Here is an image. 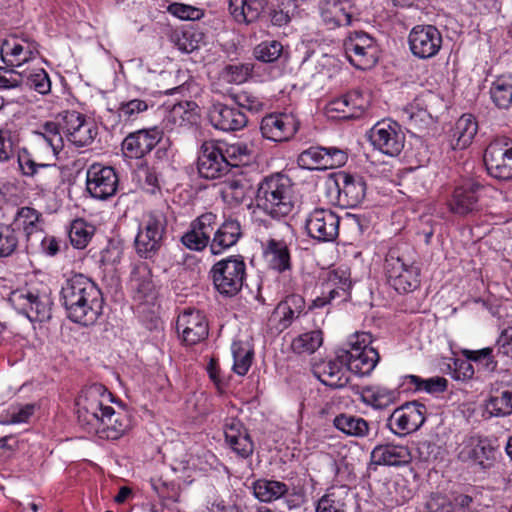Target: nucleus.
I'll list each match as a JSON object with an SVG mask.
<instances>
[{"mask_svg": "<svg viewBox=\"0 0 512 512\" xmlns=\"http://www.w3.org/2000/svg\"><path fill=\"white\" fill-rule=\"evenodd\" d=\"M112 401V393L103 384L85 386L76 400L79 425L101 439L121 438L130 429L131 419L126 411L110 406Z\"/></svg>", "mask_w": 512, "mask_h": 512, "instance_id": "1", "label": "nucleus"}, {"mask_svg": "<svg viewBox=\"0 0 512 512\" xmlns=\"http://www.w3.org/2000/svg\"><path fill=\"white\" fill-rule=\"evenodd\" d=\"M67 318L82 326L94 325L103 313L102 291L90 278L75 274L66 279L60 291Z\"/></svg>", "mask_w": 512, "mask_h": 512, "instance_id": "2", "label": "nucleus"}, {"mask_svg": "<svg viewBox=\"0 0 512 512\" xmlns=\"http://www.w3.org/2000/svg\"><path fill=\"white\" fill-rule=\"evenodd\" d=\"M257 207L274 219L288 216L295 207L291 179L281 173L265 177L258 185Z\"/></svg>", "mask_w": 512, "mask_h": 512, "instance_id": "3", "label": "nucleus"}, {"mask_svg": "<svg viewBox=\"0 0 512 512\" xmlns=\"http://www.w3.org/2000/svg\"><path fill=\"white\" fill-rule=\"evenodd\" d=\"M408 247H392L385 258V273L388 284L398 293H410L420 286V268L409 258Z\"/></svg>", "mask_w": 512, "mask_h": 512, "instance_id": "4", "label": "nucleus"}, {"mask_svg": "<svg viewBox=\"0 0 512 512\" xmlns=\"http://www.w3.org/2000/svg\"><path fill=\"white\" fill-rule=\"evenodd\" d=\"M214 289L224 298L238 295L246 281V263L241 255L221 259L210 269Z\"/></svg>", "mask_w": 512, "mask_h": 512, "instance_id": "5", "label": "nucleus"}, {"mask_svg": "<svg viewBox=\"0 0 512 512\" xmlns=\"http://www.w3.org/2000/svg\"><path fill=\"white\" fill-rule=\"evenodd\" d=\"M372 335L362 332L354 334L346 349V361L349 371L360 376L370 375L380 360V355L374 347L371 346Z\"/></svg>", "mask_w": 512, "mask_h": 512, "instance_id": "6", "label": "nucleus"}, {"mask_svg": "<svg viewBox=\"0 0 512 512\" xmlns=\"http://www.w3.org/2000/svg\"><path fill=\"white\" fill-rule=\"evenodd\" d=\"M483 161L487 174L498 180L512 179V140L496 138L486 147Z\"/></svg>", "mask_w": 512, "mask_h": 512, "instance_id": "7", "label": "nucleus"}, {"mask_svg": "<svg viewBox=\"0 0 512 512\" xmlns=\"http://www.w3.org/2000/svg\"><path fill=\"white\" fill-rule=\"evenodd\" d=\"M167 227L166 216L158 210L151 211L147 215L144 228L140 229L135 238L137 254L145 259L157 254Z\"/></svg>", "mask_w": 512, "mask_h": 512, "instance_id": "8", "label": "nucleus"}, {"mask_svg": "<svg viewBox=\"0 0 512 512\" xmlns=\"http://www.w3.org/2000/svg\"><path fill=\"white\" fill-rule=\"evenodd\" d=\"M490 188L478 178L463 179L455 188L449 201L454 214L465 216L480 209V198Z\"/></svg>", "mask_w": 512, "mask_h": 512, "instance_id": "9", "label": "nucleus"}, {"mask_svg": "<svg viewBox=\"0 0 512 512\" xmlns=\"http://www.w3.org/2000/svg\"><path fill=\"white\" fill-rule=\"evenodd\" d=\"M373 147L385 155L398 156L404 148L405 134L401 126L392 120L377 122L368 132Z\"/></svg>", "mask_w": 512, "mask_h": 512, "instance_id": "10", "label": "nucleus"}, {"mask_svg": "<svg viewBox=\"0 0 512 512\" xmlns=\"http://www.w3.org/2000/svg\"><path fill=\"white\" fill-rule=\"evenodd\" d=\"M39 55V44L27 36L11 35L3 40L0 56L7 67L19 68Z\"/></svg>", "mask_w": 512, "mask_h": 512, "instance_id": "11", "label": "nucleus"}, {"mask_svg": "<svg viewBox=\"0 0 512 512\" xmlns=\"http://www.w3.org/2000/svg\"><path fill=\"white\" fill-rule=\"evenodd\" d=\"M347 153L337 147L311 146L297 157V164L306 170H326L343 166Z\"/></svg>", "mask_w": 512, "mask_h": 512, "instance_id": "12", "label": "nucleus"}, {"mask_svg": "<svg viewBox=\"0 0 512 512\" xmlns=\"http://www.w3.org/2000/svg\"><path fill=\"white\" fill-rule=\"evenodd\" d=\"M314 376L332 389L344 388L350 379L346 361V349H338L335 357L316 362L312 368Z\"/></svg>", "mask_w": 512, "mask_h": 512, "instance_id": "13", "label": "nucleus"}, {"mask_svg": "<svg viewBox=\"0 0 512 512\" xmlns=\"http://www.w3.org/2000/svg\"><path fill=\"white\" fill-rule=\"evenodd\" d=\"M427 407L418 401L396 408L387 420V427L396 435L405 436L417 431L426 420Z\"/></svg>", "mask_w": 512, "mask_h": 512, "instance_id": "14", "label": "nucleus"}, {"mask_svg": "<svg viewBox=\"0 0 512 512\" xmlns=\"http://www.w3.org/2000/svg\"><path fill=\"white\" fill-rule=\"evenodd\" d=\"M118 175L114 168L91 165L86 173V190L90 196L97 200H107L113 197L118 189Z\"/></svg>", "mask_w": 512, "mask_h": 512, "instance_id": "15", "label": "nucleus"}, {"mask_svg": "<svg viewBox=\"0 0 512 512\" xmlns=\"http://www.w3.org/2000/svg\"><path fill=\"white\" fill-rule=\"evenodd\" d=\"M442 34L434 25H416L408 36L411 53L419 59H430L442 47Z\"/></svg>", "mask_w": 512, "mask_h": 512, "instance_id": "16", "label": "nucleus"}, {"mask_svg": "<svg viewBox=\"0 0 512 512\" xmlns=\"http://www.w3.org/2000/svg\"><path fill=\"white\" fill-rule=\"evenodd\" d=\"M176 329L182 341L189 346L202 342L209 334L206 316L195 308H187L179 314Z\"/></svg>", "mask_w": 512, "mask_h": 512, "instance_id": "17", "label": "nucleus"}, {"mask_svg": "<svg viewBox=\"0 0 512 512\" xmlns=\"http://www.w3.org/2000/svg\"><path fill=\"white\" fill-rule=\"evenodd\" d=\"M340 218L329 209L313 210L305 221L308 235L318 242H333L339 234Z\"/></svg>", "mask_w": 512, "mask_h": 512, "instance_id": "18", "label": "nucleus"}, {"mask_svg": "<svg viewBox=\"0 0 512 512\" xmlns=\"http://www.w3.org/2000/svg\"><path fill=\"white\" fill-rule=\"evenodd\" d=\"M337 204L343 208L357 207L366 196L365 179L357 174L339 172L334 180Z\"/></svg>", "mask_w": 512, "mask_h": 512, "instance_id": "19", "label": "nucleus"}, {"mask_svg": "<svg viewBox=\"0 0 512 512\" xmlns=\"http://www.w3.org/2000/svg\"><path fill=\"white\" fill-rule=\"evenodd\" d=\"M321 23L328 30L350 26L355 11L353 0H319L317 5Z\"/></svg>", "mask_w": 512, "mask_h": 512, "instance_id": "20", "label": "nucleus"}, {"mask_svg": "<svg viewBox=\"0 0 512 512\" xmlns=\"http://www.w3.org/2000/svg\"><path fill=\"white\" fill-rule=\"evenodd\" d=\"M299 126V120L292 113H271L262 118L260 131L264 138L282 142L290 140Z\"/></svg>", "mask_w": 512, "mask_h": 512, "instance_id": "21", "label": "nucleus"}, {"mask_svg": "<svg viewBox=\"0 0 512 512\" xmlns=\"http://www.w3.org/2000/svg\"><path fill=\"white\" fill-rule=\"evenodd\" d=\"M63 130L68 141L76 147L90 145L98 134L95 123L77 111L65 112Z\"/></svg>", "mask_w": 512, "mask_h": 512, "instance_id": "22", "label": "nucleus"}, {"mask_svg": "<svg viewBox=\"0 0 512 512\" xmlns=\"http://www.w3.org/2000/svg\"><path fill=\"white\" fill-rule=\"evenodd\" d=\"M162 136L163 132L157 127L131 132L122 141V153L129 159L143 158L156 147Z\"/></svg>", "mask_w": 512, "mask_h": 512, "instance_id": "23", "label": "nucleus"}, {"mask_svg": "<svg viewBox=\"0 0 512 512\" xmlns=\"http://www.w3.org/2000/svg\"><path fill=\"white\" fill-rule=\"evenodd\" d=\"M230 161L213 142H204L197 160L198 173L205 179H217L225 175Z\"/></svg>", "mask_w": 512, "mask_h": 512, "instance_id": "24", "label": "nucleus"}, {"mask_svg": "<svg viewBox=\"0 0 512 512\" xmlns=\"http://www.w3.org/2000/svg\"><path fill=\"white\" fill-rule=\"evenodd\" d=\"M209 119L216 129L224 132L241 130L248 123V118L243 111L221 102L212 104L209 109Z\"/></svg>", "mask_w": 512, "mask_h": 512, "instance_id": "25", "label": "nucleus"}, {"mask_svg": "<svg viewBox=\"0 0 512 512\" xmlns=\"http://www.w3.org/2000/svg\"><path fill=\"white\" fill-rule=\"evenodd\" d=\"M458 458L486 469L493 465L495 449L487 439L470 437L461 445Z\"/></svg>", "mask_w": 512, "mask_h": 512, "instance_id": "26", "label": "nucleus"}, {"mask_svg": "<svg viewBox=\"0 0 512 512\" xmlns=\"http://www.w3.org/2000/svg\"><path fill=\"white\" fill-rule=\"evenodd\" d=\"M350 288L351 281L344 271L336 270L330 272L327 280L321 285V295L312 301L309 308H323L336 297H345Z\"/></svg>", "mask_w": 512, "mask_h": 512, "instance_id": "27", "label": "nucleus"}, {"mask_svg": "<svg viewBox=\"0 0 512 512\" xmlns=\"http://www.w3.org/2000/svg\"><path fill=\"white\" fill-rule=\"evenodd\" d=\"M224 434L227 444L239 457L246 459L253 454L254 443L240 420L227 419L224 424Z\"/></svg>", "mask_w": 512, "mask_h": 512, "instance_id": "28", "label": "nucleus"}, {"mask_svg": "<svg viewBox=\"0 0 512 512\" xmlns=\"http://www.w3.org/2000/svg\"><path fill=\"white\" fill-rule=\"evenodd\" d=\"M368 104V98L360 90H352L330 102L329 110L339 113L341 118L352 119L360 117Z\"/></svg>", "mask_w": 512, "mask_h": 512, "instance_id": "29", "label": "nucleus"}, {"mask_svg": "<svg viewBox=\"0 0 512 512\" xmlns=\"http://www.w3.org/2000/svg\"><path fill=\"white\" fill-rule=\"evenodd\" d=\"M242 236L241 225L236 219H226L216 227L211 240V253L219 255L234 246Z\"/></svg>", "mask_w": 512, "mask_h": 512, "instance_id": "30", "label": "nucleus"}, {"mask_svg": "<svg viewBox=\"0 0 512 512\" xmlns=\"http://www.w3.org/2000/svg\"><path fill=\"white\" fill-rule=\"evenodd\" d=\"M305 306V299L299 294H290L280 301L273 312L280 330L289 328L304 313Z\"/></svg>", "mask_w": 512, "mask_h": 512, "instance_id": "31", "label": "nucleus"}, {"mask_svg": "<svg viewBox=\"0 0 512 512\" xmlns=\"http://www.w3.org/2000/svg\"><path fill=\"white\" fill-rule=\"evenodd\" d=\"M267 0H229L228 10L235 22L249 25L263 13Z\"/></svg>", "mask_w": 512, "mask_h": 512, "instance_id": "32", "label": "nucleus"}, {"mask_svg": "<svg viewBox=\"0 0 512 512\" xmlns=\"http://www.w3.org/2000/svg\"><path fill=\"white\" fill-rule=\"evenodd\" d=\"M375 464L404 466L411 461V453L404 445L385 444L376 446L371 453Z\"/></svg>", "mask_w": 512, "mask_h": 512, "instance_id": "33", "label": "nucleus"}, {"mask_svg": "<svg viewBox=\"0 0 512 512\" xmlns=\"http://www.w3.org/2000/svg\"><path fill=\"white\" fill-rule=\"evenodd\" d=\"M478 130L475 117L472 114H463L455 123L450 133V145L456 150L467 148L474 139Z\"/></svg>", "mask_w": 512, "mask_h": 512, "instance_id": "34", "label": "nucleus"}, {"mask_svg": "<svg viewBox=\"0 0 512 512\" xmlns=\"http://www.w3.org/2000/svg\"><path fill=\"white\" fill-rule=\"evenodd\" d=\"M17 163L21 174L25 177H37L39 175V169H53L55 170L56 164L54 162H36L32 157V154L26 147H19L17 149ZM57 178L56 171H54L53 175H47L44 179L43 185L45 187L49 186L53 182H55Z\"/></svg>", "mask_w": 512, "mask_h": 512, "instance_id": "35", "label": "nucleus"}, {"mask_svg": "<svg viewBox=\"0 0 512 512\" xmlns=\"http://www.w3.org/2000/svg\"><path fill=\"white\" fill-rule=\"evenodd\" d=\"M264 255L268 260L270 268L277 272L282 273L291 268L290 251L284 240L268 239Z\"/></svg>", "mask_w": 512, "mask_h": 512, "instance_id": "36", "label": "nucleus"}, {"mask_svg": "<svg viewBox=\"0 0 512 512\" xmlns=\"http://www.w3.org/2000/svg\"><path fill=\"white\" fill-rule=\"evenodd\" d=\"M345 54L348 61L357 69L372 68L378 61L377 46H358L353 42H344Z\"/></svg>", "mask_w": 512, "mask_h": 512, "instance_id": "37", "label": "nucleus"}, {"mask_svg": "<svg viewBox=\"0 0 512 512\" xmlns=\"http://www.w3.org/2000/svg\"><path fill=\"white\" fill-rule=\"evenodd\" d=\"M350 497L346 486L332 487L317 501L316 512H346Z\"/></svg>", "mask_w": 512, "mask_h": 512, "instance_id": "38", "label": "nucleus"}, {"mask_svg": "<svg viewBox=\"0 0 512 512\" xmlns=\"http://www.w3.org/2000/svg\"><path fill=\"white\" fill-rule=\"evenodd\" d=\"M397 397L396 390L382 386H367L360 392L361 401L377 409L388 407L397 400Z\"/></svg>", "mask_w": 512, "mask_h": 512, "instance_id": "39", "label": "nucleus"}, {"mask_svg": "<svg viewBox=\"0 0 512 512\" xmlns=\"http://www.w3.org/2000/svg\"><path fill=\"white\" fill-rule=\"evenodd\" d=\"M41 213L32 207H21L17 210V213L12 222V226L17 229L22 228L27 242L30 241L31 236L34 233L41 232L40 222Z\"/></svg>", "mask_w": 512, "mask_h": 512, "instance_id": "40", "label": "nucleus"}, {"mask_svg": "<svg viewBox=\"0 0 512 512\" xmlns=\"http://www.w3.org/2000/svg\"><path fill=\"white\" fill-rule=\"evenodd\" d=\"M288 486L281 481L258 479L253 483V493L261 502H273L285 496Z\"/></svg>", "mask_w": 512, "mask_h": 512, "instance_id": "41", "label": "nucleus"}, {"mask_svg": "<svg viewBox=\"0 0 512 512\" xmlns=\"http://www.w3.org/2000/svg\"><path fill=\"white\" fill-rule=\"evenodd\" d=\"M333 425L348 436L365 437L369 433L368 422L355 415L341 413L334 418Z\"/></svg>", "mask_w": 512, "mask_h": 512, "instance_id": "42", "label": "nucleus"}, {"mask_svg": "<svg viewBox=\"0 0 512 512\" xmlns=\"http://www.w3.org/2000/svg\"><path fill=\"white\" fill-rule=\"evenodd\" d=\"M130 286L140 299L152 294L154 284L147 264L135 265L130 276Z\"/></svg>", "mask_w": 512, "mask_h": 512, "instance_id": "43", "label": "nucleus"}, {"mask_svg": "<svg viewBox=\"0 0 512 512\" xmlns=\"http://www.w3.org/2000/svg\"><path fill=\"white\" fill-rule=\"evenodd\" d=\"M492 102L500 109H507L512 105V81L506 77H498L490 87Z\"/></svg>", "mask_w": 512, "mask_h": 512, "instance_id": "44", "label": "nucleus"}, {"mask_svg": "<svg viewBox=\"0 0 512 512\" xmlns=\"http://www.w3.org/2000/svg\"><path fill=\"white\" fill-rule=\"evenodd\" d=\"M322 343V331L312 330L295 337L291 343V348L293 352L297 354H312L322 345Z\"/></svg>", "mask_w": 512, "mask_h": 512, "instance_id": "45", "label": "nucleus"}, {"mask_svg": "<svg viewBox=\"0 0 512 512\" xmlns=\"http://www.w3.org/2000/svg\"><path fill=\"white\" fill-rule=\"evenodd\" d=\"M486 410L491 416L504 417L512 414V391L496 392L486 401Z\"/></svg>", "mask_w": 512, "mask_h": 512, "instance_id": "46", "label": "nucleus"}, {"mask_svg": "<svg viewBox=\"0 0 512 512\" xmlns=\"http://www.w3.org/2000/svg\"><path fill=\"white\" fill-rule=\"evenodd\" d=\"M463 354L468 360L474 361L482 366V368L487 372H494L498 366V358H503L502 356H497V352L492 347H486L479 350H464Z\"/></svg>", "mask_w": 512, "mask_h": 512, "instance_id": "47", "label": "nucleus"}, {"mask_svg": "<svg viewBox=\"0 0 512 512\" xmlns=\"http://www.w3.org/2000/svg\"><path fill=\"white\" fill-rule=\"evenodd\" d=\"M22 76L24 78V85L34 89L36 92L45 95L51 91V81L44 69H24Z\"/></svg>", "mask_w": 512, "mask_h": 512, "instance_id": "48", "label": "nucleus"}, {"mask_svg": "<svg viewBox=\"0 0 512 512\" xmlns=\"http://www.w3.org/2000/svg\"><path fill=\"white\" fill-rule=\"evenodd\" d=\"M19 136L8 128H0V163L10 162L19 148Z\"/></svg>", "mask_w": 512, "mask_h": 512, "instance_id": "49", "label": "nucleus"}, {"mask_svg": "<svg viewBox=\"0 0 512 512\" xmlns=\"http://www.w3.org/2000/svg\"><path fill=\"white\" fill-rule=\"evenodd\" d=\"M92 235L93 227L88 225L84 220L77 219L71 223L69 238L73 247L77 249L85 248L90 242Z\"/></svg>", "mask_w": 512, "mask_h": 512, "instance_id": "50", "label": "nucleus"}, {"mask_svg": "<svg viewBox=\"0 0 512 512\" xmlns=\"http://www.w3.org/2000/svg\"><path fill=\"white\" fill-rule=\"evenodd\" d=\"M232 355L234 359L233 371L239 376L246 375L252 364L253 350L241 343L234 342L232 344Z\"/></svg>", "mask_w": 512, "mask_h": 512, "instance_id": "51", "label": "nucleus"}, {"mask_svg": "<svg viewBox=\"0 0 512 512\" xmlns=\"http://www.w3.org/2000/svg\"><path fill=\"white\" fill-rule=\"evenodd\" d=\"M19 246L16 228L12 225H0V258L12 256Z\"/></svg>", "mask_w": 512, "mask_h": 512, "instance_id": "52", "label": "nucleus"}, {"mask_svg": "<svg viewBox=\"0 0 512 512\" xmlns=\"http://www.w3.org/2000/svg\"><path fill=\"white\" fill-rule=\"evenodd\" d=\"M254 57L263 63H273L283 54V45L276 40H267L259 43L253 51Z\"/></svg>", "mask_w": 512, "mask_h": 512, "instance_id": "53", "label": "nucleus"}, {"mask_svg": "<svg viewBox=\"0 0 512 512\" xmlns=\"http://www.w3.org/2000/svg\"><path fill=\"white\" fill-rule=\"evenodd\" d=\"M26 299L28 301L31 313H34V319L40 322L47 321L51 318V303L46 296H39L32 292L27 293Z\"/></svg>", "mask_w": 512, "mask_h": 512, "instance_id": "54", "label": "nucleus"}, {"mask_svg": "<svg viewBox=\"0 0 512 512\" xmlns=\"http://www.w3.org/2000/svg\"><path fill=\"white\" fill-rule=\"evenodd\" d=\"M217 215L212 212H205L195 218L190 226L202 235L208 241H211V234L215 232L217 227Z\"/></svg>", "mask_w": 512, "mask_h": 512, "instance_id": "55", "label": "nucleus"}, {"mask_svg": "<svg viewBox=\"0 0 512 512\" xmlns=\"http://www.w3.org/2000/svg\"><path fill=\"white\" fill-rule=\"evenodd\" d=\"M41 130L47 134V136L51 137L50 139V151H51V159L48 157L46 160H57L58 154L63 149V139L60 133L59 124L54 121H47L41 125Z\"/></svg>", "mask_w": 512, "mask_h": 512, "instance_id": "56", "label": "nucleus"}, {"mask_svg": "<svg viewBox=\"0 0 512 512\" xmlns=\"http://www.w3.org/2000/svg\"><path fill=\"white\" fill-rule=\"evenodd\" d=\"M252 149L243 142L231 144L226 149V157L230 166L246 165L251 158Z\"/></svg>", "mask_w": 512, "mask_h": 512, "instance_id": "57", "label": "nucleus"}, {"mask_svg": "<svg viewBox=\"0 0 512 512\" xmlns=\"http://www.w3.org/2000/svg\"><path fill=\"white\" fill-rule=\"evenodd\" d=\"M199 38L200 35L192 30L175 32L172 36L176 47L184 53H191L196 50L199 47Z\"/></svg>", "mask_w": 512, "mask_h": 512, "instance_id": "58", "label": "nucleus"}, {"mask_svg": "<svg viewBox=\"0 0 512 512\" xmlns=\"http://www.w3.org/2000/svg\"><path fill=\"white\" fill-rule=\"evenodd\" d=\"M231 99L238 109L250 112H259L263 108V102L252 92L240 91L231 95Z\"/></svg>", "mask_w": 512, "mask_h": 512, "instance_id": "59", "label": "nucleus"}, {"mask_svg": "<svg viewBox=\"0 0 512 512\" xmlns=\"http://www.w3.org/2000/svg\"><path fill=\"white\" fill-rule=\"evenodd\" d=\"M253 69L254 65L251 63L231 64L225 68V77L231 83L241 84L251 77Z\"/></svg>", "mask_w": 512, "mask_h": 512, "instance_id": "60", "label": "nucleus"}, {"mask_svg": "<svg viewBox=\"0 0 512 512\" xmlns=\"http://www.w3.org/2000/svg\"><path fill=\"white\" fill-rule=\"evenodd\" d=\"M146 101L141 99H132L127 102H122L118 108V115L125 121L135 120L138 115L148 109Z\"/></svg>", "mask_w": 512, "mask_h": 512, "instance_id": "61", "label": "nucleus"}, {"mask_svg": "<svg viewBox=\"0 0 512 512\" xmlns=\"http://www.w3.org/2000/svg\"><path fill=\"white\" fill-rule=\"evenodd\" d=\"M23 70L12 67H0V89L21 88L24 85Z\"/></svg>", "mask_w": 512, "mask_h": 512, "instance_id": "62", "label": "nucleus"}, {"mask_svg": "<svg viewBox=\"0 0 512 512\" xmlns=\"http://www.w3.org/2000/svg\"><path fill=\"white\" fill-rule=\"evenodd\" d=\"M180 241L184 247L191 251L201 252L208 246L211 249V241H208L202 235L198 234L191 226H189V229L181 236Z\"/></svg>", "mask_w": 512, "mask_h": 512, "instance_id": "63", "label": "nucleus"}, {"mask_svg": "<svg viewBox=\"0 0 512 512\" xmlns=\"http://www.w3.org/2000/svg\"><path fill=\"white\" fill-rule=\"evenodd\" d=\"M35 412V404H25L12 406L8 411V419L2 421L3 424L27 423Z\"/></svg>", "mask_w": 512, "mask_h": 512, "instance_id": "64", "label": "nucleus"}]
</instances>
